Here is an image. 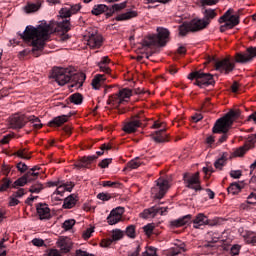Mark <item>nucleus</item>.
<instances>
[{
	"label": "nucleus",
	"instance_id": "obj_23",
	"mask_svg": "<svg viewBox=\"0 0 256 256\" xmlns=\"http://www.w3.org/2000/svg\"><path fill=\"white\" fill-rule=\"evenodd\" d=\"M87 45L90 49H99L103 45V36L99 34H90L87 38Z\"/></svg>",
	"mask_w": 256,
	"mask_h": 256
},
{
	"label": "nucleus",
	"instance_id": "obj_52",
	"mask_svg": "<svg viewBox=\"0 0 256 256\" xmlns=\"http://www.w3.org/2000/svg\"><path fill=\"white\" fill-rule=\"evenodd\" d=\"M111 163H113V158H105L98 164V167H101V169H107Z\"/></svg>",
	"mask_w": 256,
	"mask_h": 256
},
{
	"label": "nucleus",
	"instance_id": "obj_25",
	"mask_svg": "<svg viewBox=\"0 0 256 256\" xmlns=\"http://www.w3.org/2000/svg\"><path fill=\"white\" fill-rule=\"evenodd\" d=\"M229 129H231V127L222 128L221 125L217 126V122H215L212 128V133H222V136L219 138L216 145H221V143H225V141H227L229 138V135H227V133H229Z\"/></svg>",
	"mask_w": 256,
	"mask_h": 256
},
{
	"label": "nucleus",
	"instance_id": "obj_60",
	"mask_svg": "<svg viewBox=\"0 0 256 256\" xmlns=\"http://www.w3.org/2000/svg\"><path fill=\"white\" fill-rule=\"evenodd\" d=\"M69 9L71 15H75V13H79V11H81V4H73Z\"/></svg>",
	"mask_w": 256,
	"mask_h": 256
},
{
	"label": "nucleus",
	"instance_id": "obj_55",
	"mask_svg": "<svg viewBox=\"0 0 256 256\" xmlns=\"http://www.w3.org/2000/svg\"><path fill=\"white\" fill-rule=\"evenodd\" d=\"M108 64H99L98 67L102 73H106V75H111V68L107 66Z\"/></svg>",
	"mask_w": 256,
	"mask_h": 256
},
{
	"label": "nucleus",
	"instance_id": "obj_58",
	"mask_svg": "<svg viewBox=\"0 0 256 256\" xmlns=\"http://www.w3.org/2000/svg\"><path fill=\"white\" fill-rule=\"evenodd\" d=\"M97 199H100V201H109L111 199V194L108 193H99L97 195Z\"/></svg>",
	"mask_w": 256,
	"mask_h": 256
},
{
	"label": "nucleus",
	"instance_id": "obj_28",
	"mask_svg": "<svg viewBox=\"0 0 256 256\" xmlns=\"http://www.w3.org/2000/svg\"><path fill=\"white\" fill-rule=\"evenodd\" d=\"M31 174H28L27 172L21 176L20 178H18L17 180H15L14 182H12V189H19V187H25V185H27V183H33V181H35L33 178H31L30 176Z\"/></svg>",
	"mask_w": 256,
	"mask_h": 256
},
{
	"label": "nucleus",
	"instance_id": "obj_2",
	"mask_svg": "<svg viewBox=\"0 0 256 256\" xmlns=\"http://www.w3.org/2000/svg\"><path fill=\"white\" fill-rule=\"evenodd\" d=\"M169 30L158 28V34L150 35L143 41L144 47H165L169 42Z\"/></svg>",
	"mask_w": 256,
	"mask_h": 256
},
{
	"label": "nucleus",
	"instance_id": "obj_37",
	"mask_svg": "<svg viewBox=\"0 0 256 256\" xmlns=\"http://www.w3.org/2000/svg\"><path fill=\"white\" fill-rule=\"evenodd\" d=\"M185 251H187V249L185 248V244L182 243L180 245L176 244L175 246L169 248L167 250V253L170 256H176V255H181V253H185Z\"/></svg>",
	"mask_w": 256,
	"mask_h": 256
},
{
	"label": "nucleus",
	"instance_id": "obj_50",
	"mask_svg": "<svg viewBox=\"0 0 256 256\" xmlns=\"http://www.w3.org/2000/svg\"><path fill=\"white\" fill-rule=\"evenodd\" d=\"M155 229V224H147L143 227L144 233L145 235H147V237H151L153 235V231Z\"/></svg>",
	"mask_w": 256,
	"mask_h": 256
},
{
	"label": "nucleus",
	"instance_id": "obj_26",
	"mask_svg": "<svg viewBox=\"0 0 256 256\" xmlns=\"http://www.w3.org/2000/svg\"><path fill=\"white\" fill-rule=\"evenodd\" d=\"M192 217L193 216L191 214H188L178 219L171 220L170 221L171 229H179V227H185V225H189V222L191 221Z\"/></svg>",
	"mask_w": 256,
	"mask_h": 256
},
{
	"label": "nucleus",
	"instance_id": "obj_22",
	"mask_svg": "<svg viewBox=\"0 0 256 256\" xmlns=\"http://www.w3.org/2000/svg\"><path fill=\"white\" fill-rule=\"evenodd\" d=\"M194 229H201L204 225H213L211 220L203 213H198L192 221Z\"/></svg>",
	"mask_w": 256,
	"mask_h": 256
},
{
	"label": "nucleus",
	"instance_id": "obj_11",
	"mask_svg": "<svg viewBox=\"0 0 256 256\" xmlns=\"http://www.w3.org/2000/svg\"><path fill=\"white\" fill-rule=\"evenodd\" d=\"M60 15L62 19H65V20H62L57 24L56 31H62V33H68L71 30V27H70L71 23L67 19L72 15L71 10L68 8H62L60 10Z\"/></svg>",
	"mask_w": 256,
	"mask_h": 256
},
{
	"label": "nucleus",
	"instance_id": "obj_9",
	"mask_svg": "<svg viewBox=\"0 0 256 256\" xmlns=\"http://www.w3.org/2000/svg\"><path fill=\"white\" fill-rule=\"evenodd\" d=\"M241 116V111L239 110H230L224 117L216 121V127L222 126L223 129L231 127L235 119H239Z\"/></svg>",
	"mask_w": 256,
	"mask_h": 256
},
{
	"label": "nucleus",
	"instance_id": "obj_43",
	"mask_svg": "<svg viewBox=\"0 0 256 256\" xmlns=\"http://www.w3.org/2000/svg\"><path fill=\"white\" fill-rule=\"evenodd\" d=\"M70 103H73L74 105H81L83 103V95L79 93H74L69 96Z\"/></svg>",
	"mask_w": 256,
	"mask_h": 256
},
{
	"label": "nucleus",
	"instance_id": "obj_30",
	"mask_svg": "<svg viewBox=\"0 0 256 256\" xmlns=\"http://www.w3.org/2000/svg\"><path fill=\"white\" fill-rule=\"evenodd\" d=\"M69 117H71V115H61L54 117L50 122H48V126L61 127V125H64V123H67L69 121Z\"/></svg>",
	"mask_w": 256,
	"mask_h": 256
},
{
	"label": "nucleus",
	"instance_id": "obj_44",
	"mask_svg": "<svg viewBox=\"0 0 256 256\" xmlns=\"http://www.w3.org/2000/svg\"><path fill=\"white\" fill-rule=\"evenodd\" d=\"M40 167L39 166H34L31 169H29L26 173L28 175H30V178L33 179L34 181H36V179H39V171H40Z\"/></svg>",
	"mask_w": 256,
	"mask_h": 256
},
{
	"label": "nucleus",
	"instance_id": "obj_13",
	"mask_svg": "<svg viewBox=\"0 0 256 256\" xmlns=\"http://www.w3.org/2000/svg\"><path fill=\"white\" fill-rule=\"evenodd\" d=\"M184 181L187 183L186 187L188 189H194V191H203V187H201V181L199 180V172H196L192 176H187L184 174Z\"/></svg>",
	"mask_w": 256,
	"mask_h": 256
},
{
	"label": "nucleus",
	"instance_id": "obj_4",
	"mask_svg": "<svg viewBox=\"0 0 256 256\" xmlns=\"http://www.w3.org/2000/svg\"><path fill=\"white\" fill-rule=\"evenodd\" d=\"M133 91L129 88H122L116 94L110 95L107 100V105H113V107H119L123 103L127 102V99L131 98Z\"/></svg>",
	"mask_w": 256,
	"mask_h": 256
},
{
	"label": "nucleus",
	"instance_id": "obj_64",
	"mask_svg": "<svg viewBox=\"0 0 256 256\" xmlns=\"http://www.w3.org/2000/svg\"><path fill=\"white\" fill-rule=\"evenodd\" d=\"M76 256H95V255L89 254L87 251L78 249V250H76Z\"/></svg>",
	"mask_w": 256,
	"mask_h": 256
},
{
	"label": "nucleus",
	"instance_id": "obj_41",
	"mask_svg": "<svg viewBox=\"0 0 256 256\" xmlns=\"http://www.w3.org/2000/svg\"><path fill=\"white\" fill-rule=\"evenodd\" d=\"M8 189H13V181L11 178L4 177L0 185V193H5Z\"/></svg>",
	"mask_w": 256,
	"mask_h": 256
},
{
	"label": "nucleus",
	"instance_id": "obj_24",
	"mask_svg": "<svg viewBox=\"0 0 256 256\" xmlns=\"http://www.w3.org/2000/svg\"><path fill=\"white\" fill-rule=\"evenodd\" d=\"M56 245L62 253H69L73 249V242L68 237H60Z\"/></svg>",
	"mask_w": 256,
	"mask_h": 256
},
{
	"label": "nucleus",
	"instance_id": "obj_47",
	"mask_svg": "<svg viewBox=\"0 0 256 256\" xmlns=\"http://www.w3.org/2000/svg\"><path fill=\"white\" fill-rule=\"evenodd\" d=\"M227 191L230 195H237V193H240V191H241V186L237 183H232L228 187Z\"/></svg>",
	"mask_w": 256,
	"mask_h": 256
},
{
	"label": "nucleus",
	"instance_id": "obj_6",
	"mask_svg": "<svg viewBox=\"0 0 256 256\" xmlns=\"http://www.w3.org/2000/svg\"><path fill=\"white\" fill-rule=\"evenodd\" d=\"M139 127H143V117L141 114L132 115L126 122H124L122 131L124 133H136Z\"/></svg>",
	"mask_w": 256,
	"mask_h": 256
},
{
	"label": "nucleus",
	"instance_id": "obj_18",
	"mask_svg": "<svg viewBox=\"0 0 256 256\" xmlns=\"http://www.w3.org/2000/svg\"><path fill=\"white\" fill-rule=\"evenodd\" d=\"M195 22H197L196 19H193L192 21L188 22V23H183L182 25L179 26V35H181L182 37H185V35H187V33L192 32L195 33L197 31H201V28L199 26V24H194Z\"/></svg>",
	"mask_w": 256,
	"mask_h": 256
},
{
	"label": "nucleus",
	"instance_id": "obj_12",
	"mask_svg": "<svg viewBox=\"0 0 256 256\" xmlns=\"http://www.w3.org/2000/svg\"><path fill=\"white\" fill-rule=\"evenodd\" d=\"M215 68L216 71H220V73L229 75V73L235 69V62H233L231 58H224L215 62Z\"/></svg>",
	"mask_w": 256,
	"mask_h": 256
},
{
	"label": "nucleus",
	"instance_id": "obj_8",
	"mask_svg": "<svg viewBox=\"0 0 256 256\" xmlns=\"http://www.w3.org/2000/svg\"><path fill=\"white\" fill-rule=\"evenodd\" d=\"M169 187V180L159 178L158 180H156V185L151 189L152 197H154V199H163L165 195H167Z\"/></svg>",
	"mask_w": 256,
	"mask_h": 256
},
{
	"label": "nucleus",
	"instance_id": "obj_5",
	"mask_svg": "<svg viewBox=\"0 0 256 256\" xmlns=\"http://www.w3.org/2000/svg\"><path fill=\"white\" fill-rule=\"evenodd\" d=\"M232 13L233 9L230 8L219 18V23H224L220 26L221 33H225V31H229V29H233L239 25V16H231Z\"/></svg>",
	"mask_w": 256,
	"mask_h": 256
},
{
	"label": "nucleus",
	"instance_id": "obj_19",
	"mask_svg": "<svg viewBox=\"0 0 256 256\" xmlns=\"http://www.w3.org/2000/svg\"><path fill=\"white\" fill-rule=\"evenodd\" d=\"M125 237V232L121 229H115L112 231V238L103 239L100 243L101 247H111L114 241H121Z\"/></svg>",
	"mask_w": 256,
	"mask_h": 256
},
{
	"label": "nucleus",
	"instance_id": "obj_48",
	"mask_svg": "<svg viewBox=\"0 0 256 256\" xmlns=\"http://www.w3.org/2000/svg\"><path fill=\"white\" fill-rule=\"evenodd\" d=\"M102 187H111L112 189H119L121 187L120 182L102 181Z\"/></svg>",
	"mask_w": 256,
	"mask_h": 256
},
{
	"label": "nucleus",
	"instance_id": "obj_40",
	"mask_svg": "<svg viewBox=\"0 0 256 256\" xmlns=\"http://www.w3.org/2000/svg\"><path fill=\"white\" fill-rule=\"evenodd\" d=\"M141 165H143L141 157H136L127 163L126 167L124 168V171H126V169H139Z\"/></svg>",
	"mask_w": 256,
	"mask_h": 256
},
{
	"label": "nucleus",
	"instance_id": "obj_59",
	"mask_svg": "<svg viewBox=\"0 0 256 256\" xmlns=\"http://www.w3.org/2000/svg\"><path fill=\"white\" fill-rule=\"evenodd\" d=\"M25 194V190L23 188H20L17 191L13 192L12 196H14L16 199H21V197H23Z\"/></svg>",
	"mask_w": 256,
	"mask_h": 256
},
{
	"label": "nucleus",
	"instance_id": "obj_3",
	"mask_svg": "<svg viewBox=\"0 0 256 256\" xmlns=\"http://www.w3.org/2000/svg\"><path fill=\"white\" fill-rule=\"evenodd\" d=\"M187 79L190 81L195 80L194 85H197V87H209V85H215V79L211 73H205L201 70L192 71L188 74Z\"/></svg>",
	"mask_w": 256,
	"mask_h": 256
},
{
	"label": "nucleus",
	"instance_id": "obj_16",
	"mask_svg": "<svg viewBox=\"0 0 256 256\" xmlns=\"http://www.w3.org/2000/svg\"><path fill=\"white\" fill-rule=\"evenodd\" d=\"M123 213H125V209L123 207H117L111 210L110 214L107 217V223L109 225H117L123 219Z\"/></svg>",
	"mask_w": 256,
	"mask_h": 256
},
{
	"label": "nucleus",
	"instance_id": "obj_45",
	"mask_svg": "<svg viewBox=\"0 0 256 256\" xmlns=\"http://www.w3.org/2000/svg\"><path fill=\"white\" fill-rule=\"evenodd\" d=\"M136 229H137V226L135 225L127 226L125 231L127 237H129L130 239H135V237H137Z\"/></svg>",
	"mask_w": 256,
	"mask_h": 256
},
{
	"label": "nucleus",
	"instance_id": "obj_57",
	"mask_svg": "<svg viewBox=\"0 0 256 256\" xmlns=\"http://www.w3.org/2000/svg\"><path fill=\"white\" fill-rule=\"evenodd\" d=\"M240 251H241V245L239 244H234L230 249L231 255H239Z\"/></svg>",
	"mask_w": 256,
	"mask_h": 256
},
{
	"label": "nucleus",
	"instance_id": "obj_31",
	"mask_svg": "<svg viewBox=\"0 0 256 256\" xmlns=\"http://www.w3.org/2000/svg\"><path fill=\"white\" fill-rule=\"evenodd\" d=\"M229 160V153L223 152L220 157L214 162V167L220 171L227 165Z\"/></svg>",
	"mask_w": 256,
	"mask_h": 256
},
{
	"label": "nucleus",
	"instance_id": "obj_10",
	"mask_svg": "<svg viewBox=\"0 0 256 256\" xmlns=\"http://www.w3.org/2000/svg\"><path fill=\"white\" fill-rule=\"evenodd\" d=\"M203 15V19H196V22H194V25L198 24L201 31H203V29H205L207 25H209V23H211V21L217 17V12L215 9L208 8L203 11Z\"/></svg>",
	"mask_w": 256,
	"mask_h": 256
},
{
	"label": "nucleus",
	"instance_id": "obj_33",
	"mask_svg": "<svg viewBox=\"0 0 256 256\" xmlns=\"http://www.w3.org/2000/svg\"><path fill=\"white\" fill-rule=\"evenodd\" d=\"M91 13L95 15V17H99V15H103V13L107 15V13H109V6L105 4H96L92 8Z\"/></svg>",
	"mask_w": 256,
	"mask_h": 256
},
{
	"label": "nucleus",
	"instance_id": "obj_1",
	"mask_svg": "<svg viewBox=\"0 0 256 256\" xmlns=\"http://www.w3.org/2000/svg\"><path fill=\"white\" fill-rule=\"evenodd\" d=\"M20 38L32 47V53L35 57L41 55L40 51L45 48V41L49 39V28L41 27L39 29L33 26H27L24 33H18Z\"/></svg>",
	"mask_w": 256,
	"mask_h": 256
},
{
	"label": "nucleus",
	"instance_id": "obj_21",
	"mask_svg": "<svg viewBox=\"0 0 256 256\" xmlns=\"http://www.w3.org/2000/svg\"><path fill=\"white\" fill-rule=\"evenodd\" d=\"M29 116L27 115H15L10 119V127L12 129H23L28 123Z\"/></svg>",
	"mask_w": 256,
	"mask_h": 256
},
{
	"label": "nucleus",
	"instance_id": "obj_56",
	"mask_svg": "<svg viewBox=\"0 0 256 256\" xmlns=\"http://www.w3.org/2000/svg\"><path fill=\"white\" fill-rule=\"evenodd\" d=\"M61 184L64 186V189L66 191H69V193H71V191H73V187H75V183H73V182L61 181Z\"/></svg>",
	"mask_w": 256,
	"mask_h": 256
},
{
	"label": "nucleus",
	"instance_id": "obj_27",
	"mask_svg": "<svg viewBox=\"0 0 256 256\" xmlns=\"http://www.w3.org/2000/svg\"><path fill=\"white\" fill-rule=\"evenodd\" d=\"M93 161H97V156L96 155H92V156H84L82 158H80V160H78L74 166L77 169H89V165H91V163H93Z\"/></svg>",
	"mask_w": 256,
	"mask_h": 256
},
{
	"label": "nucleus",
	"instance_id": "obj_34",
	"mask_svg": "<svg viewBox=\"0 0 256 256\" xmlns=\"http://www.w3.org/2000/svg\"><path fill=\"white\" fill-rule=\"evenodd\" d=\"M41 5H43V0H37L36 3L28 2L24 7L26 13H36L41 9Z\"/></svg>",
	"mask_w": 256,
	"mask_h": 256
},
{
	"label": "nucleus",
	"instance_id": "obj_42",
	"mask_svg": "<svg viewBox=\"0 0 256 256\" xmlns=\"http://www.w3.org/2000/svg\"><path fill=\"white\" fill-rule=\"evenodd\" d=\"M28 123H31L34 129L43 128V124L41 123V120L39 119V117H36L34 115L28 116Z\"/></svg>",
	"mask_w": 256,
	"mask_h": 256
},
{
	"label": "nucleus",
	"instance_id": "obj_38",
	"mask_svg": "<svg viewBox=\"0 0 256 256\" xmlns=\"http://www.w3.org/2000/svg\"><path fill=\"white\" fill-rule=\"evenodd\" d=\"M106 80H107V78L105 77V75L97 74L92 79L91 85H92L93 89L99 90L101 88V85H103V83H105Z\"/></svg>",
	"mask_w": 256,
	"mask_h": 256
},
{
	"label": "nucleus",
	"instance_id": "obj_61",
	"mask_svg": "<svg viewBox=\"0 0 256 256\" xmlns=\"http://www.w3.org/2000/svg\"><path fill=\"white\" fill-rule=\"evenodd\" d=\"M21 203L19 199L15 198L13 195L9 197V206L10 207H17Z\"/></svg>",
	"mask_w": 256,
	"mask_h": 256
},
{
	"label": "nucleus",
	"instance_id": "obj_63",
	"mask_svg": "<svg viewBox=\"0 0 256 256\" xmlns=\"http://www.w3.org/2000/svg\"><path fill=\"white\" fill-rule=\"evenodd\" d=\"M241 171L240 170H232L230 171V177H232V179H241Z\"/></svg>",
	"mask_w": 256,
	"mask_h": 256
},
{
	"label": "nucleus",
	"instance_id": "obj_15",
	"mask_svg": "<svg viewBox=\"0 0 256 256\" xmlns=\"http://www.w3.org/2000/svg\"><path fill=\"white\" fill-rule=\"evenodd\" d=\"M254 57H256V47H250L245 53L236 54V63H251Z\"/></svg>",
	"mask_w": 256,
	"mask_h": 256
},
{
	"label": "nucleus",
	"instance_id": "obj_62",
	"mask_svg": "<svg viewBox=\"0 0 256 256\" xmlns=\"http://www.w3.org/2000/svg\"><path fill=\"white\" fill-rule=\"evenodd\" d=\"M92 233H95V228H94V227L88 228V229L83 233L84 239H90Z\"/></svg>",
	"mask_w": 256,
	"mask_h": 256
},
{
	"label": "nucleus",
	"instance_id": "obj_17",
	"mask_svg": "<svg viewBox=\"0 0 256 256\" xmlns=\"http://www.w3.org/2000/svg\"><path fill=\"white\" fill-rule=\"evenodd\" d=\"M85 79H87V76H85V73H74L70 70V81L71 83L70 87H74L75 89H80V87H83V83H85Z\"/></svg>",
	"mask_w": 256,
	"mask_h": 256
},
{
	"label": "nucleus",
	"instance_id": "obj_29",
	"mask_svg": "<svg viewBox=\"0 0 256 256\" xmlns=\"http://www.w3.org/2000/svg\"><path fill=\"white\" fill-rule=\"evenodd\" d=\"M166 131L167 129L165 128L155 131V133L152 134V139L156 143H167L169 141V134H167Z\"/></svg>",
	"mask_w": 256,
	"mask_h": 256
},
{
	"label": "nucleus",
	"instance_id": "obj_20",
	"mask_svg": "<svg viewBox=\"0 0 256 256\" xmlns=\"http://www.w3.org/2000/svg\"><path fill=\"white\" fill-rule=\"evenodd\" d=\"M36 211L40 221L51 219V209L47 203L36 204Z\"/></svg>",
	"mask_w": 256,
	"mask_h": 256
},
{
	"label": "nucleus",
	"instance_id": "obj_54",
	"mask_svg": "<svg viewBox=\"0 0 256 256\" xmlns=\"http://www.w3.org/2000/svg\"><path fill=\"white\" fill-rule=\"evenodd\" d=\"M75 225V219H70V220H66L64 221L62 227L63 229H65L66 231H69V229H73V226Z\"/></svg>",
	"mask_w": 256,
	"mask_h": 256
},
{
	"label": "nucleus",
	"instance_id": "obj_46",
	"mask_svg": "<svg viewBox=\"0 0 256 256\" xmlns=\"http://www.w3.org/2000/svg\"><path fill=\"white\" fill-rule=\"evenodd\" d=\"M45 189V186L39 182L33 184L32 186H30L29 188V192L30 193H36L39 194L41 191H43Z\"/></svg>",
	"mask_w": 256,
	"mask_h": 256
},
{
	"label": "nucleus",
	"instance_id": "obj_49",
	"mask_svg": "<svg viewBox=\"0 0 256 256\" xmlns=\"http://www.w3.org/2000/svg\"><path fill=\"white\" fill-rule=\"evenodd\" d=\"M15 155H17V157H20V159H31V156H29L27 154V149L25 148H22V149H19L15 152Z\"/></svg>",
	"mask_w": 256,
	"mask_h": 256
},
{
	"label": "nucleus",
	"instance_id": "obj_35",
	"mask_svg": "<svg viewBox=\"0 0 256 256\" xmlns=\"http://www.w3.org/2000/svg\"><path fill=\"white\" fill-rule=\"evenodd\" d=\"M77 195L71 194L64 199V203L62 205L63 209H73L75 205H77Z\"/></svg>",
	"mask_w": 256,
	"mask_h": 256
},
{
	"label": "nucleus",
	"instance_id": "obj_39",
	"mask_svg": "<svg viewBox=\"0 0 256 256\" xmlns=\"http://www.w3.org/2000/svg\"><path fill=\"white\" fill-rule=\"evenodd\" d=\"M125 7H127V2L112 5V7L109 8V11L106 13V18L109 19V17H113L115 11H123Z\"/></svg>",
	"mask_w": 256,
	"mask_h": 256
},
{
	"label": "nucleus",
	"instance_id": "obj_14",
	"mask_svg": "<svg viewBox=\"0 0 256 256\" xmlns=\"http://www.w3.org/2000/svg\"><path fill=\"white\" fill-rule=\"evenodd\" d=\"M167 209V207L163 208L159 205H156L145 209L142 213V217L143 219H153V217H157V215H167Z\"/></svg>",
	"mask_w": 256,
	"mask_h": 256
},
{
	"label": "nucleus",
	"instance_id": "obj_7",
	"mask_svg": "<svg viewBox=\"0 0 256 256\" xmlns=\"http://www.w3.org/2000/svg\"><path fill=\"white\" fill-rule=\"evenodd\" d=\"M51 77L58 85L63 87V85H67L71 81V70L68 68H53Z\"/></svg>",
	"mask_w": 256,
	"mask_h": 256
},
{
	"label": "nucleus",
	"instance_id": "obj_32",
	"mask_svg": "<svg viewBox=\"0 0 256 256\" xmlns=\"http://www.w3.org/2000/svg\"><path fill=\"white\" fill-rule=\"evenodd\" d=\"M242 237L247 245L256 247V233L253 231H244Z\"/></svg>",
	"mask_w": 256,
	"mask_h": 256
},
{
	"label": "nucleus",
	"instance_id": "obj_36",
	"mask_svg": "<svg viewBox=\"0 0 256 256\" xmlns=\"http://www.w3.org/2000/svg\"><path fill=\"white\" fill-rule=\"evenodd\" d=\"M139 14L135 10H128L126 13L119 14L116 16L117 21H129L130 19H135Z\"/></svg>",
	"mask_w": 256,
	"mask_h": 256
},
{
	"label": "nucleus",
	"instance_id": "obj_53",
	"mask_svg": "<svg viewBox=\"0 0 256 256\" xmlns=\"http://www.w3.org/2000/svg\"><path fill=\"white\" fill-rule=\"evenodd\" d=\"M16 168L17 170L20 172V173H27V171H29V166H27V164L23 163V162H19L17 165H16Z\"/></svg>",
	"mask_w": 256,
	"mask_h": 256
},
{
	"label": "nucleus",
	"instance_id": "obj_51",
	"mask_svg": "<svg viewBox=\"0 0 256 256\" xmlns=\"http://www.w3.org/2000/svg\"><path fill=\"white\" fill-rule=\"evenodd\" d=\"M142 256H157V248L148 246L146 251L142 253Z\"/></svg>",
	"mask_w": 256,
	"mask_h": 256
}]
</instances>
